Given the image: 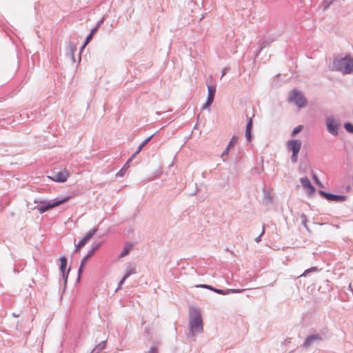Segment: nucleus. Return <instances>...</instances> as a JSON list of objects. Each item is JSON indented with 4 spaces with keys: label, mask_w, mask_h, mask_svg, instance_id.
<instances>
[{
    "label": "nucleus",
    "mask_w": 353,
    "mask_h": 353,
    "mask_svg": "<svg viewBox=\"0 0 353 353\" xmlns=\"http://www.w3.org/2000/svg\"><path fill=\"white\" fill-rule=\"evenodd\" d=\"M190 329L194 335L195 332L201 333L203 331V321L199 309L191 307L190 308Z\"/></svg>",
    "instance_id": "nucleus-3"
},
{
    "label": "nucleus",
    "mask_w": 353,
    "mask_h": 353,
    "mask_svg": "<svg viewBox=\"0 0 353 353\" xmlns=\"http://www.w3.org/2000/svg\"><path fill=\"white\" fill-rule=\"evenodd\" d=\"M336 0H324L323 1V10H327L331 4H332Z\"/></svg>",
    "instance_id": "nucleus-35"
},
{
    "label": "nucleus",
    "mask_w": 353,
    "mask_h": 353,
    "mask_svg": "<svg viewBox=\"0 0 353 353\" xmlns=\"http://www.w3.org/2000/svg\"><path fill=\"white\" fill-rule=\"evenodd\" d=\"M344 128L347 132L353 134V124L349 122L344 123Z\"/></svg>",
    "instance_id": "nucleus-31"
},
{
    "label": "nucleus",
    "mask_w": 353,
    "mask_h": 353,
    "mask_svg": "<svg viewBox=\"0 0 353 353\" xmlns=\"http://www.w3.org/2000/svg\"><path fill=\"white\" fill-rule=\"evenodd\" d=\"M84 267H85V265H81V264H80V266H79V268L78 269V272H77V282H80V281H81V274L83 272Z\"/></svg>",
    "instance_id": "nucleus-34"
},
{
    "label": "nucleus",
    "mask_w": 353,
    "mask_h": 353,
    "mask_svg": "<svg viewBox=\"0 0 353 353\" xmlns=\"http://www.w3.org/2000/svg\"><path fill=\"white\" fill-rule=\"evenodd\" d=\"M303 129V125H299L294 128L291 133L292 137H295L298 133L301 132Z\"/></svg>",
    "instance_id": "nucleus-26"
},
{
    "label": "nucleus",
    "mask_w": 353,
    "mask_h": 353,
    "mask_svg": "<svg viewBox=\"0 0 353 353\" xmlns=\"http://www.w3.org/2000/svg\"><path fill=\"white\" fill-rule=\"evenodd\" d=\"M70 271V268H69L66 272H61L62 279H63V280L64 281V288H65V286H66L67 281H68V274H69V272Z\"/></svg>",
    "instance_id": "nucleus-29"
},
{
    "label": "nucleus",
    "mask_w": 353,
    "mask_h": 353,
    "mask_svg": "<svg viewBox=\"0 0 353 353\" xmlns=\"http://www.w3.org/2000/svg\"><path fill=\"white\" fill-rule=\"evenodd\" d=\"M330 70L340 72L343 74H352L353 57L350 54H347L344 57L334 59Z\"/></svg>",
    "instance_id": "nucleus-1"
},
{
    "label": "nucleus",
    "mask_w": 353,
    "mask_h": 353,
    "mask_svg": "<svg viewBox=\"0 0 353 353\" xmlns=\"http://www.w3.org/2000/svg\"><path fill=\"white\" fill-rule=\"evenodd\" d=\"M213 101V100L207 98L205 103L202 106V109L205 110L209 108L212 104Z\"/></svg>",
    "instance_id": "nucleus-37"
},
{
    "label": "nucleus",
    "mask_w": 353,
    "mask_h": 353,
    "mask_svg": "<svg viewBox=\"0 0 353 353\" xmlns=\"http://www.w3.org/2000/svg\"><path fill=\"white\" fill-rule=\"evenodd\" d=\"M139 152H138V150H137L132 154V156L129 158V159L127 161L128 163L131 162L135 157L136 156L139 154Z\"/></svg>",
    "instance_id": "nucleus-41"
},
{
    "label": "nucleus",
    "mask_w": 353,
    "mask_h": 353,
    "mask_svg": "<svg viewBox=\"0 0 353 353\" xmlns=\"http://www.w3.org/2000/svg\"><path fill=\"white\" fill-rule=\"evenodd\" d=\"M316 188L312 184H310V197L314 196Z\"/></svg>",
    "instance_id": "nucleus-42"
},
{
    "label": "nucleus",
    "mask_w": 353,
    "mask_h": 353,
    "mask_svg": "<svg viewBox=\"0 0 353 353\" xmlns=\"http://www.w3.org/2000/svg\"><path fill=\"white\" fill-rule=\"evenodd\" d=\"M230 149V148L227 146L226 148L223 152L221 157H223L224 156H228L229 154Z\"/></svg>",
    "instance_id": "nucleus-43"
},
{
    "label": "nucleus",
    "mask_w": 353,
    "mask_h": 353,
    "mask_svg": "<svg viewBox=\"0 0 353 353\" xmlns=\"http://www.w3.org/2000/svg\"><path fill=\"white\" fill-rule=\"evenodd\" d=\"M125 280H126V279H124V277L123 276V277H122V279H121V281H120L119 282V283H118V288H117V289H119V288H121V285L124 283V282H125Z\"/></svg>",
    "instance_id": "nucleus-47"
},
{
    "label": "nucleus",
    "mask_w": 353,
    "mask_h": 353,
    "mask_svg": "<svg viewBox=\"0 0 353 353\" xmlns=\"http://www.w3.org/2000/svg\"><path fill=\"white\" fill-rule=\"evenodd\" d=\"M302 142L299 139H290L286 143L287 150L290 152H300Z\"/></svg>",
    "instance_id": "nucleus-8"
},
{
    "label": "nucleus",
    "mask_w": 353,
    "mask_h": 353,
    "mask_svg": "<svg viewBox=\"0 0 353 353\" xmlns=\"http://www.w3.org/2000/svg\"><path fill=\"white\" fill-rule=\"evenodd\" d=\"M228 68H223L221 72V77H223V76H225L226 74V73L228 72Z\"/></svg>",
    "instance_id": "nucleus-48"
},
{
    "label": "nucleus",
    "mask_w": 353,
    "mask_h": 353,
    "mask_svg": "<svg viewBox=\"0 0 353 353\" xmlns=\"http://www.w3.org/2000/svg\"><path fill=\"white\" fill-rule=\"evenodd\" d=\"M288 101L294 103L299 108H303L307 105V99L304 97L302 92L293 89L288 97Z\"/></svg>",
    "instance_id": "nucleus-4"
},
{
    "label": "nucleus",
    "mask_w": 353,
    "mask_h": 353,
    "mask_svg": "<svg viewBox=\"0 0 353 353\" xmlns=\"http://www.w3.org/2000/svg\"><path fill=\"white\" fill-rule=\"evenodd\" d=\"M299 152H292V155H291V161L293 163H296L298 161V157H299Z\"/></svg>",
    "instance_id": "nucleus-36"
},
{
    "label": "nucleus",
    "mask_w": 353,
    "mask_h": 353,
    "mask_svg": "<svg viewBox=\"0 0 353 353\" xmlns=\"http://www.w3.org/2000/svg\"><path fill=\"white\" fill-rule=\"evenodd\" d=\"M209 285H207V284H200V285H196V288L208 289Z\"/></svg>",
    "instance_id": "nucleus-46"
},
{
    "label": "nucleus",
    "mask_w": 353,
    "mask_h": 353,
    "mask_svg": "<svg viewBox=\"0 0 353 353\" xmlns=\"http://www.w3.org/2000/svg\"><path fill=\"white\" fill-rule=\"evenodd\" d=\"M237 141H238V138H237L236 137H235V136H233V137L231 138V139H230V142L228 143V145H227V146H228V148H232V147H234V145L237 143Z\"/></svg>",
    "instance_id": "nucleus-32"
},
{
    "label": "nucleus",
    "mask_w": 353,
    "mask_h": 353,
    "mask_svg": "<svg viewBox=\"0 0 353 353\" xmlns=\"http://www.w3.org/2000/svg\"><path fill=\"white\" fill-rule=\"evenodd\" d=\"M97 229L93 228L90 230L88 232L85 233L79 242L75 245V249L74 250V252H78L81 250V249L85 246V244L88 243V241L92 238V236L97 233Z\"/></svg>",
    "instance_id": "nucleus-6"
},
{
    "label": "nucleus",
    "mask_w": 353,
    "mask_h": 353,
    "mask_svg": "<svg viewBox=\"0 0 353 353\" xmlns=\"http://www.w3.org/2000/svg\"><path fill=\"white\" fill-rule=\"evenodd\" d=\"M60 261V266L59 270L61 272H66L68 259L65 256H62L59 259Z\"/></svg>",
    "instance_id": "nucleus-14"
},
{
    "label": "nucleus",
    "mask_w": 353,
    "mask_h": 353,
    "mask_svg": "<svg viewBox=\"0 0 353 353\" xmlns=\"http://www.w3.org/2000/svg\"><path fill=\"white\" fill-rule=\"evenodd\" d=\"M208 290L213 291L215 292L216 288L213 287L212 285H209Z\"/></svg>",
    "instance_id": "nucleus-51"
},
{
    "label": "nucleus",
    "mask_w": 353,
    "mask_h": 353,
    "mask_svg": "<svg viewBox=\"0 0 353 353\" xmlns=\"http://www.w3.org/2000/svg\"><path fill=\"white\" fill-rule=\"evenodd\" d=\"M103 21H104V19H101L100 21H99L96 25L95 27H94L93 28L91 29L90 30V32L89 34H90L91 36H94L97 31L98 30V29L100 28V26H101V24L103 23Z\"/></svg>",
    "instance_id": "nucleus-23"
},
{
    "label": "nucleus",
    "mask_w": 353,
    "mask_h": 353,
    "mask_svg": "<svg viewBox=\"0 0 353 353\" xmlns=\"http://www.w3.org/2000/svg\"><path fill=\"white\" fill-rule=\"evenodd\" d=\"M326 129L330 134L336 137L339 134V128L340 127V122L336 119L333 116H330L325 119Z\"/></svg>",
    "instance_id": "nucleus-5"
},
{
    "label": "nucleus",
    "mask_w": 353,
    "mask_h": 353,
    "mask_svg": "<svg viewBox=\"0 0 353 353\" xmlns=\"http://www.w3.org/2000/svg\"><path fill=\"white\" fill-rule=\"evenodd\" d=\"M328 339V330L323 328L316 333H310V344L323 342Z\"/></svg>",
    "instance_id": "nucleus-7"
},
{
    "label": "nucleus",
    "mask_w": 353,
    "mask_h": 353,
    "mask_svg": "<svg viewBox=\"0 0 353 353\" xmlns=\"http://www.w3.org/2000/svg\"><path fill=\"white\" fill-rule=\"evenodd\" d=\"M251 131L252 130H245V133L246 139L249 142L251 141L253 139V135L252 134Z\"/></svg>",
    "instance_id": "nucleus-38"
},
{
    "label": "nucleus",
    "mask_w": 353,
    "mask_h": 353,
    "mask_svg": "<svg viewBox=\"0 0 353 353\" xmlns=\"http://www.w3.org/2000/svg\"><path fill=\"white\" fill-rule=\"evenodd\" d=\"M300 181L305 192L307 194H309V178L307 176H305L304 177H302Z\"/></svg>",
    "instance_id": "nucleus-17"
},
{
    "label": "nucleus",
    "mask_w": 353,
    "mask_h": 353,
    "mask_svg": "<svg viewBox=\"0 0 353 353\" xmlns=\"http://www.w3.org/2000/svg\"><path fill=\"white\" fill-rule=\"evenodd\" d=\"M265 198L268 201H272V197L269 195H265Z\"/></svg>",
    "instance_id": "nucleus-53"
},
{
    "label": "nucleus",
    "mask_w": 353,
    "mask_h": 353,
    "mask_svg": "<svg viewBox=\"0 0 353 353\" xmlns=\"http://www.w3.org/2000/svg\"><path fill=\"white\" fill-rule=\"evenodd\" d=\"M318 193L321 197L325 199L328 201H332L333 194L325 192L322 190H319Z\"/></svg>",
    "instance_id": "nucleus-19"
},
{
    "label": "nucleus",
    "mask_w": 353,
    "mask_h": 353,
    "mask_svg": "<svg viewBox=\"0 0 353 353\" xmlns=\"http://www.w3.org/2000/svg\"><path fill=\"white\" fill-rule=\"evenodd\" d=\"M312 179L314 180V181L315 182V183L320 188H323V184L321 183V182L319 181V179H318V177L316 176V174H312Z\"/></svg>",
    "instance_id": "nucleus-40"
},
{
    "label": "nucleus",
    "mask_w": 353,
    "mask_h": 353,
    "mask_svg": "<svg viewBox=\"0 0 353 353\" xmlns=\"http://www.w3.org/2000/svg\"><path fill=\"white\" fill-rule=\"evenodd\" d=\"M334 226H335L336 228H339L338 225H335Z\"/></svg>",
    "instance_id": "nucleus-54"
},
{
    "label": "nucleus",
    "mask_w": 353,
    "mask_h": 353,
    "mask_svg": "<svg viewBox=\"0 0 353 353\" xmlns=\"http://www.w3.org/2000/svg\"><path fill=\"white\" fill-rule=\"evenodd\" d=\"M105 345H106L105 341H102L97 345H96L94 348H93L92 350L90 353H99V352H101V350L105 349Z\"/></svg>",
    "instance_id": "nucleus-16"
},
{
    "label": "nucleus",
    "mask_w": 353,
    "mask_h": 353,
    "mask_svg": "<svg viewBox=\"0 0 353 353\" xmlns=\"http://www.w3.org/2000/svg\"><path fill=\"white\" fill-rule=\"evenodd\" d=\"M303 346L305 347H309V335L305 337L304 343H303Z\"/></svg>",
    "instance_id": "nucleus-44"
},
{
    "label": "nucleus",
    "mask_w": 353,
    "mask_h": 353,
    "mask_svg": "<svg viewBox=\"0 0 353 353\" xmlns=\"http://www.w3.org/2000/svg\"><path fill=\"white\" fill-rule=\"evenodd\" d=\"M93 256L91 252H88L87 254L82 259L81 263V265H85L87 261Z\"/></svg>",
    "instance_id": "nucleus-28"
},
{
    "label": "nucleus",
    "mask_w": 353,
    "mask_h": 353,
    "mask_svg": "<svg viewBox=\"0 0 353 353\" xmlns=\"http://www.w3.org/2000/svg\"><path fill=\"white\" fill-rule=\"evenodd\" d=\"M154 134H152L147 139H145L137 148L138 152H140L143 148L152 139V138L154 137Z\"/></svg>",
    "instance_id": "nucleus-24"
},
{
    "label": "nucleus",
    "mask_w": 353,
    "mask_h": 353,
    "mask_svg": "<svg viewBox=\"0 0 353 353\" xmlns=\"http://www.w3.org/2000/svg\"><path fill=\"white\" fill-rule=\"evenodd\" d=\"M92 37H93L91 36L90 34H88L86 37L84 43H83V45L81 47V51H82L84 49V48L92 41Z\"/></svg>",
    "instance_id": "nucleus-30"
},
{
    "label": "nucleus",
    "mask_w": 353,
    "mask_h": 353,
    "mask_svg": "<svg viewBox=\"0 0 353 353\" xmlns=\"http://www.w3.org/2000/svg\"><path fill=\"white\" fill-rule=\"evenodd\" d=\"M128 161L123 165V166L121 168V169L117 173V176H124L125 172L129 168L130 165Z\"/></svg>",
    "instance_id": "nucleus-22"
},
{
    "label": "nucleus",
    "mask_w": 353,
    "mask_h": 353,
    "mask_svg": "<svg viewBox=\"0 0 353 353\" xmlns=\"http://www.w3.org/2000/svg\"><path fill=\"white\" fill-rule=\"evenodd\" d=\"M102 245V242L99 241H94L91 244L90 250L88 251L89 252H91L93 255L94 254L95 252L100 248V247Z\"/></svg>",
    "instance_id": "nucleus-18"
},
{
    "label": "nucleus",
    "mask_w": 353,
    "mask_h": 353,
    "mask_svg": "<svg viewBox=\"0 0 353 353\" xmlns=\"http://www.w3.org/2000/svg\"><path fill=\"white\" fill-rule=\"evenodd\" d=\"M132 247L133 245L132 243H126L122 252L119 254V257L121 258L128 255L130 253V250L132 249Z\"/></svg>",
    "instance_id": "nucleus-13"
},
{
    "label": "nucleus",
    "mask_w": 353,
    "mask_h": 353,
    "mask_svg": "<svg viewBox=\"0 0 353 353\" xmlns=\"http://www.w3.org/2000/svg\"><path fill=\"white\" fill-rule=\"evenodd\" d=\"M319 269L317 267H310V273L318 271Z\"/></svg>",
    "instance_id": "nucleus-49"
},
{
    "label": "nucleus",
    "mask_w": 353,
    "mask_h": 353,
    "mask_svg": "<svg viewBox=\"0 0 353 353\" xmlns=\"http://www.w3.org/2000/svg\"><path fill=\"white\" fill-rule=\"evenodd\" d=\"M309 167V163L306 160H301L299 167V172L300 173H305L307 172Z\"/></svg>",
    "instance_id": "nucleus-15"
},
{
    "label": "nucleus",
    "mask_w": 353,
    "mask_h": 353,
    "mask_svg": "<svg viewBox=\"0 0 353 353\" xmlns=\"http://www.w3.org/2000/svg\"><path fill=\"white\" fill-rule=\"evenodd\" d=\"M301 223L306 228V230H309V228L307 227V217L305 214H302L299 217ZM297 221H299V219H297Z\"/></svg>",
    "instance_id": "nucleus-25"
},
{
    "label": "nucleus",
    "mask_w": 353,
    "mask_h": 353,
    "mask_svg": "<svg viewBox=\"0 0 353 353\" xmlns=\"http://www.w3.org/2000/svg\"><path fill=\"white\" fill-rule=\"evenodd\" d=\"M271 41L268 40L263 41L262 42H259V50L256 52V56H258L259 53L262 51L263 48L266 47L270 43Z\"/></svg>",
    "instance_id": "nucleus-21"
},
{
    "label": "nucleus",
    "mask_w": 353,
    "mask_h": 353,
    "mask_svg": "<svg viewBox=\"0 0 353 353\" xmlns=\"http://www.w3.org/2000/svg\"><path fill=\"white\" fill-rule=\"evenodd\" d=\"M68 176V174L66 172L61 171L56 173L52 178L56 182L63 183L66 181Z\"/></svg>",
    "instance_id": "nucleus-10"
},
{
    "label": "nucleus",
    "mask_w": 353,
    "mask_h": 353,
    "mask_svg": "<svg viewBox=\"0 0 353 353\" xmlns=\"http://www.w3.org/2000/svg\"><path fill=\"white\" fill-rule=\"evenodd\" d=\"M136 273V270L134 268H130L127 270L124 275L123 276L124 277V279H127L132 274H134Z\"/></svg>",
    "instance_id": "nucleus-27"
},
{
    "label": "nucleus",
    "mask_w": 353,
    "mask_h": 353,
    "mask_svg": "<svg viewBox=\"0 0 353 353\" xmlns=\"http://www.w3.org/2000/svg\"><path fill=\"white\" fill-rule=\"evenodd\" d=\"M303 1L302 0H300V5H298L297 7H298V9L299 10V11L301 12V9L303 7Z\"/></svg>",
    "instance_id": "nucleus-50"
},
{
    "label": "nucleus",
    "mask_w": 353,
    "mask_h": 353,
    "mask_svg": "<svg viewBox=\"0 0 353 353\" xmlns=\"http://www.w3.org/2000/svg\"><path fill=\"white\" fill-rule=\"evenodd\" d=\"M307 275H309V269H306L304 272L298 276L297 278L299 279V282L297 283V288L299 291H301V289L302 288L303 290L307 291L309 290V286H306L305 283L304 282L302 285V277H306Z\"/></svg>",
    "instance_id": "nucleus-9"
},
{
    "label": "nucleus",
    "mask_w": 353,
    "mask_h": 353,
    "mask_svg": "<svg viewBox=\"0 0 353 353\" xmlns=\"http://www.w3.org/2000/svg\"><path fill=\"white\" fill-rule=\"evenodd\" d=\"M243 290H243V289H225V290H223V289L216 288L215 292L217 294H222V295H227V294H233V293H239V292H243Z\"/></svg>",
    "instance_id": "nucleus-11"
},
{
    "label": "nucleus",
    "mask_w": 353,
    "mask_h": 353,
    "mask_svg": "<svg viewBox=\"0 0 353 353\" xmlns=\"http://www.w3.org/2000/svg\"><path fill=\"white\" fill-rule=\"evenodd\" d=\"M253 127V121L251 117L248 119L246 126H245V130H252Z\"/></svg>",
    "instance_id": "nucleus-33"
},
{
    "label": "nucleus",
    "mask_w": 353,
    "mask_h": 353,
    "mask_svg": "<svg viewBox=\"0 0 353 353\" xmlns=\"http://www.w3.org/2000/svg\"><path fill=\"white\" fill-rule=\"evenodd\" d=\"M149 353H158L157 348L156 347L152 346L150 348Z\"/></svg>",
    "instance_id": "nucleus-45"
},
{
    "label": "nucleus",
    "mask_w": 353,
    "mask_h": 353,
    "mask_svg": "<svg viewBox=\"0 0 353 353\" xmlns=\"http://www.w3.org/2000/svg\"><path fill=\"white\" fill-rule=\"evenodd\" d=\"M71 198V196H65L61 199L55 198L52 200H38L35 199L34 203H38L33 209H37L41 214H43L48 210L52 209L54 207L59 206L61 204L68 201Z\"/></svg>",
    "instance_id": "nucleus-2"
},
{
    "label": "nucleus",
    "mask_w": 353,
    "mask_h": 353,
    "mask_svg": "<svg viewBox=\"0 0 353 353\" xmlns=\"http://www.w3.org/2000/svg\"><path fill=\"white\" fill-rule=\"evenodd\" d=\"M348 289L353 293V284L350 283Z\"/></svg>",
    "instance_id": "nucleus-52"
},
{
    "label": "nucleus",
    "mask_w": 353,
    "mask_h": 353,
    "mask_svg": "<svg viewBox=\"0 0 353 353\" xmlns=\"http://www.w3.org/2000/svg\"><path fill=\"white\" fill-rule=\"evenodd\" d=\"M216 86L215 85H208V99H210L211 100L214 99L215 94H216Z\"/></svg>",
    "instance_id": "nucleus-12"
},
{
    "label": "nucleus",
    "mask_w": 353,
    "mask_h": 353,
    "mask_svg": "<svg viewBox=\"0 0 353 353\" xmlns=\"http://www.w3.org/2000/svg\"><path fill=\"white\" fill-rule=\"evenodd\" d=\"M346 199H347V196H345V195L334 194H333L332 201L336 202V203H341L343 201H345Z\"/></svg>",
    "instance_id": "nucleus-20"
},
{
    "label": "nucleus",
    "mask_w": 353,
    "mask_h": 353,
    "mask_svg": "<svg viewBox=\"0 0 353 353\" xmlns=\"http://www.w3.org/2000/svg\"><path fill=\"white\" fill-rule=\"evenodd\" d=\"M265 225H263V228H262V231L261 232V234H259V236H257L256 239H255V241L259 243V242H261V236L265 234Z\"/></svg>",
    "instance_id": "nucleus-39"
}]
</instances>
